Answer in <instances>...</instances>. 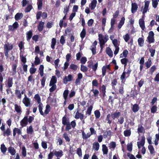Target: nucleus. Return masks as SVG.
<instances>
[{
  "label": "nucleus",
  "instance_id": "680f3d73",
  "mask_svg": "<svg viewBox=\"0 0 159 159\" xmlns=\"http://www.w3.org/2000/svg\"><path fill=\"white\" fill-rule=\"evenodd\" d=\"M131 134V131L130 129H127L125 130L124 132V134L125 137H128L130 136Z\"/></svg>",
  "mask_w": 159,
  "mask_h": 159
},
{
  "label": "nucleus",
  "instance_id": "bb28decb",
  "mask_svg": "<svg viewBox=\"0 0 159 159\" xmlns=\"http://www.w3.org/2000/svg\"><path fill=\"white\" fill-rule=\"evenodd\" d=\"M106 53L110 57H111L113 56V52L109 47L106 48Z\"/></svg>",
  "mask_w": 159,
  "mask_h": 159
},
{
  "label": "nucleus",
  "instance_id": "bf43d9fd",
  "mask_svg": "<svg viewBox=\"0 0 159 159\" xmlns=\"http://www.w3.org/2000/svg\"><path fill=\"white\" fill-rule=\"evenodd\" d=\"M112 132L111 130L106 131L104 133V138H107L108 136L111 137Z\"/></svg>",
  "mask_w": 159,
  "mask_h": 159
},
{
  "label": "nucleus",
  "instance_id": "0eeeda50",
  "mask_svg": "<svg viewBox=\"0 0 159 159\" xmlns=\"http://www.w3.org/2000/svg\"><path fill=\"white\" fill-rule=\"evenodd\" d=\"M69 93V90L68 89H65L63 93V96L64 99L63 104V106L65 107L67 103H68L71 102V100L69 98L68 94Z\"/></svg>",
  "mask_w": 159,
  "mask_h": 159
},
{
  "label": "nucleus",
  "instance_id": "c9c22d12",
  "mask_svg": "<svg viewBox=\"0 0 159 159\" xmlns=\"http://www.w3.org/2000/svg\"><path fill=\"white\" fill-rule=\"evenodd\" d=\"M139 107L138 104H134L132 108V110L135 113L139 110Z\"/></svg>",
  "mask_w": 159,
  "mask_h": 159
},
{
  "label": "nucleus",
  "instance_id": "7c9ffc66",
  "mask_svg": "<svg viewBox=\"0 0 159 159\" xmlns=\"http://www.w3.org/2000/svg\"><path fill=\"white\" fill-rule=\"evenodd\" d=\"M125 19L124 17H123L121 18V20L118 25V28L119 29H120L124 25L125 23Z\"/></svg>",
  "mask_w": 159,
  "mask_h": 159
},
{
  "label": "nucleus",
  "instance_id": "13d9d810",
  "mask_svg": "<svg viewBox=\"0 0 159 159\" xmlns=\"http://www.w3.org/2000/svg\"><path fill=\"white\" fill-rule=\"evenodd\" d=\"M111 116L110 114H108L107 116L106 120L107 121V123L110 124L112 122V120H111Z\"/></svg>",
  "mask_w": 159,
  "mask_h": 159
},
{
  "label": "nucleus",
  "instance_id": "5701e85b",
  "mask_svg": "<svg viewBox=\"0 0 159 159\" xmlns=\"http://www.w3.org/2000/svg\"><path fill=\"white\" fill-rule=\"evenodd\" d=\"M54 155L57 157H61L63 155V152L61 150L58 151H55L54 152Z\"/></svg>",
  "mask_w": 159,
  "mask_h": 159
},
{
  "label": "nucleus",
  "instance_id": "7ed1b4c3",
  "mask_svg": "<svg viewBox=\"0 0 159 159\" xmlns=\"http://www.w3.org/2000/svg\"><path fill=\"white\" fill-rule=\"evenodd\" d=\"M131 71L132 70L130 68H128L127 71H125V69L124 68L123 72L122 75H120V79L121 81V83L122 84H125L126 80V79L129 77Z\"/></svg>",
  "mask_w": 159,
  "mask_h": 159
},
{
  "label": "nucleus",
  "instance_id": "4468645a",
  "mask_svg": "<svg viewBox=\"0 0 159 159\" xmlns=\"http://www.w3.org/2000/svg\"><path fill=\"white\" fill-rule=\"evenodd\" d=\"M13 136H15L16 134H17L19 135L22 134L21 129H20L18 128H14L13 129Z\"/></svg>",
  "mask_w": 159,
  "mask_h": 159
},
{
  "label": "nucleus",
  "instance_id": "4c0bfd02",
  "mask_svg": "<svg viewBox=\"0 0 159 159\" xmlns=\"http://www.w3.org/2000/svg\"><path fill=\"white\" fill-rule=\"evenodd\" d=\"M138 45L140 47H142L143 46L144 43V40L143 38H139L138 40Z\"/></svg>",
  "mask_w": 159,
  "mask_h": 159
},
{
  "label": "nucleus",
  "instance_id": "20e7f679",
  "mask_svg": "<svg viewBox=\"0 0 159 159\" xmlns=\"http://www.w3.org/2000/svg\"><path fill=\"white\" fill-rule=\"evenodd\" d=\"M13 44L11 43H10L8 42H7L4 45L3 49L4 53L7 58L9 57V51L12 50L13 48Z\"/></svg>",
  "mask_w": 159,
  "mask_h": 159
},
{
  "label": "nucleus",
  "instance_id": "6e6d98bb",
  "mask_svg": "<svg viewBox=\"0 0 159 159\" xmlns=\"http://www.w3.org/2000/svg\"><path fill=\"white\" fill-rule=\"evenodd\" d=\"M63 137L65 139L66 142H69L70 141V139L68 136L67 134L65 132L63 134Z\"/></svg>",
  "mask_w": 159,
  "mask_h": 159
},
{
  "label": "nucleus",
  "instance_id": "aec40b11",
  "mask_svg": "<svg viewBox=\"0 0 159 159\" xmlns=\"http://www.w3.org/2000/svg\"><path fill=\"white\" fill-rule=\"evenodd\" d=\"M57 82V78L55 76H52L50 80L49 86H51L52 85H56Z\"/></svg>",
  "mask_w": 159,
  "mask_h": 159
},
{
  "label": "nucleus",
  "instance_id": "2eb2a0df",
  "mask_svg": "<svg viewBox=\"0 0 159 159\" xmlns=\"http://www.w3.org/2000/svg\"><path fill=\"white\" fill-rule=\"evenodd\" d=\"M138 6L136 3H132L131 4V11L132 13L135 12L137 10Z\"/></svg>",
  "mask_w": 159,
  "mask_h": 159
},
{
  "label": "nucleus",
  "instance_id": "c85d7f7f",
  "mask_svg": "<svg viewBox=\"0 0 159 159\" xmlns=\"http://www.w3.org/2000/svg\"><path fill=\"white\" fill-rule=\"evenodd\" d=\"M13 78L11 77H9L8 78L7 80V84L8 87H11L13 85Z\"/></svg>",
  "mask_w": 159,
  "mask_h": 159
},
{
  "label": "nucleus",
  "instance_id": "052dcab7",
  "mask_svg": "<svg viewBox=\"0 0 159 159\" xmlns=\"http://www.w3.org/2000/svg\"><path fill=\"white\" fill-rule=\"evenodd\" d=\"M148 148L151 154H152L155 152L154 148L152 145H149Z\"/></svg>",
  "mask_w": 159,
  "mask_h": 159
},
{
  "label": "nucleus",
  "instance_id": "864d4df0",
  "mask_svg": "<svg viewBox=\"0 0 159 159\" xmlns=\"http://www.w3.org/2000/svg\"><path fill=\"white\" fill-rule=\"evenodd\" d=\"M26 130L27 134H32L34 132L32 126V125H30L29 127V128H27Z\"/></svg>",
  "mask_w": 159,
  "mask_h": 159
},
{
  "label": "nucleus",
  "instance_id": "49530a36",
  "mask_svg": "<svg viewBox=\"0 0 159 159\" xmlns=\"http://www.w3.org/2000/svg\"><path fill=\"white\" fill-rule=\"evenodd\" d=\"M144 80L143 79H142L138 83V89L139 90H140L141 87L142 86L144 83Z\"/></svg>",
  "mask_w": 159,
  "mask_h": 159
},
{
  "label": "nucleus",
  "instance_id": "473e14b6",
  "mask_svg": "<svg viewBox=\"0 0 159 159\" xmlns=\"http://www.w3.org/2000/svg\"><path fill=\"white\" fill-rule=\"evenodd\" d=\"M15 110L17 113H21L22 112L21 108L20 106L18 105L17 104L14 105Z\"/></svg>",
  "mask_w": 159,
  "mask_h": 159
},
{
  "label": "nucleus",
  "instance_id": "338daca9",
  "mask_svg": "<svg viewBox=\"0 0 159 159\" xmlns=\"http://www.w3.org/2000/svg\"><path fill=\"white\" fill-rule=\"evenodd\" d=\"M157 69L156 66L155 65L152 66L149 69V72L151 75H152L154 72Z\"/></svg>",
  "mask_w": 159,
  "mask_h": 159
},
{
  "label": "nucleus",
  "instance_id": "dca6fc26",
  "mask_svg": "<svg viewBox=\"0 0 159 159\" xmlns=\"http://www.w3.org/2000/svg\"><path fill=\"white\" fill-rule=\"evenodd\" d=\"M149 4L150 2L149 1H146L145 2L144 7L142 11L143 14H144L147 12L148 10Z\"/></svg>",
  "mask_w": 159,
  "mask_h": 159
},
{
  "label": "nucleus",
  "instance_id": "9d476101",
  "mask_svg": "<svg viewBox=\"0 0 159 159\" xmlns=\"http://www.w3.org/2000/svg\"><path fill=\"white\" fill-rule=\"evenodd\" d=\"M19 26L18 23L16 21L12 25H9L8 26L9 31H14L16 29H17Z\"/></svg>",
  "mask_w": 159,
  "mask_h": 159
},
{
  "label": "nucleus",
  "instance_id": "6ab92c4d",
  "mask_svg": "<svg viewBox=\"0 0 159 159\" xmlns=\"http://www.w3.org/2000/svg\"><path fill=\"white\" fill-rule=\"evenodd\" d=\"M97 4V0H92L89 5V7L91 10H94Z\"/></svg>",
  "mask_w": 159,
  "mask_h": 159
},
{
  "label": "nucleus",
  "instance_id": "de8ad7c7",
  "mask_svg": "<svg viewBox=\"0 0 159 159\" xmlns=\"http://www.w3.org/2000/svg\"><path fill=\"white\" fill-rule=\"evenodd\" d=\"M86 34V30L84 28H83L82 31L80 33V36L82 39L85 37Z\"/></svg>",
  "mask_w": 159,
  "mask_h": 159
},
{
  "label": "nucleus",
  "instance_id": "5fc2aeb1",
  "mask_svg": "<svg viewBox=\"0 0 159 159\" xmlns=\"http://www.w3.org/2000/svg\"><path fill=\"white\" fill-rule=\"evenodd\" d=\"M34 98L37 101L38 104L41 103V98L38 94H36L34 97Z\"/></svg>",
  "mask_w": 159,
  "mask_h": 159
},
{
  "label": "nucleus",
  "instance_id": "f704fd0d",
  "mask_svg": "<svg viewBox=\"0 0 159 159\" xmlns=\"http://www.w3.org/2000/svg\"><path fill=\"white\" fill-rule=\"evenodd\" d=\"M17 66L16 63L13 64L12 66V75H15L16 73V69Z\"/></svg>",
  "mask_w": 159,
  "mask_h": 159
},
{
  "label": "nucleus",
  "instance_id": "f03ea898",
  "mask_svg": "<svg viewBox=\"0 0 159 159\" xmlns=\"http://www.w3.org/2000/svg\"><path fill=\"white\" fill-rule=\"evenodd\" d=\"M34 119V117L32 116H30L28 118L27 116H25L20 121V125L21 126V128L26 126L28 125V122L30 124L31 123Z\"/></svg>",
  "mask_w": 159,
  "mask_h": 159
},
{
  "label": "nucleus",
  "instance_id": "e2e57ef3",
  "mask_svg": "<svg viewBox=\"0 0 159 159\" xmlns=\"http://www.w3.org/2000/svg\"><path fill=\"white\" fill-rule=\"evenodd\" d=\"M51 110V107L49 105L47 104L46 107V109L44 111V113L46 114H48Z\"/></svg>",
  "mask_w": 159,
  "mask_h": 159
},
{
  "label": "nucleus",
  "instance_id": "c756f323",
  "mask_svg": "<svg viewBox=\"0 0 159 159\" xmlns=\"http://www.w3.org/2000/svg\"><path fill=\"white\" fill-rule=\"evenodd\" d=\"M3 135L4 136H8L11 134V131L9 128H7V129L3 131Z\"/></svg>",
  "mask_w": 159,
  "mask_h": 159
},
{
  "label": "nucleus",
  "instance_id": "2f4dec72",
  "mask_svg": "<svg viewBox=\"0 0 159 159\" xmlns=\"http://www.w3.org/2000/svg\"><path fill=\"white\" fill-rule=\"evenodd\" d=\"M112 43L115 48L119 47L120 43L117 39H114L112 40Z\"/></svg>",
  "mask_w": 159,
  "mask_h": 159
},
{
  "label": "nucleus",
  "instance_id": "c03bdc74",
  "mask_svg": "<svg viewBox=\"0 0 159 159\" xmlns=\"http://www.w3.org/2000/svg\"><path fill=\"white\" fill-rule=\"evenodd\" d=\"M128 53V51L127 49L124 50L123 53L120 54V57H124L126 58L127 56Z\"/></svg>",
  "mask_w": 159,
  "mask_h": 159
},
{
  "label": "nucleus",
  "instance_id": "774afa93",
  "mask_svg": "<svg viewBox=\"0 0 159 159\" xmlns=\"http://www.w3.org/2000/svg\"><path fill=\"white\" fill-rule=\"evenodd\" d=\"M80 70L84 72H87L88 70V68L85 66L83 65H81Z\"/></svg>",
  "mask_w": 159,
  "mask_h": 159
},
{
  "label": "nucleus",
  "instance_id": "37998d69",
  "mask_svg": "<svg viewBox=\"0 0 159 159\" xmlns=\"http://www.w3.org/2000/svg\"><path fill=\"white\" fill-rule=\"evenodd\" d=\"M39 104L38 107L39 112L41 115L44 116V113L42 111L43 104L42 103H39Z\"/></svg>",
  "mask_w": 159,
  "mask_h": 159
},
{
  "label": "nucleus",
  "instance_id": "393cba45",
  "mask_svg": "<svg viewBox=\"0 0 159 159\" xmlns=\"http://www.w3.org/2000/svg\"><path fill=\"white\" fill-rule=\"evenodd\" d=\"M8 152L12 156H14L16 153V150L14 148L10 146L8 148Z\"/></svg>",
  "mask_w": 159,
  "mask_h": 159
},
{
  "label": "nucleus",
  "instance_id": "39448f33",
  "mask_svg": "<svg viewBox=\"0 0 159 159\" xmlns=\"http://www.w3.org/2000/svg\"><path fill=\"white\" fill-rule=\"evenodd\" d=\"M92 89L91 91L93 92V96L95 97H98L99 93V91L97 89H94V87H98V83L96 79L93 80L92 82Z\"/></svg>",
  "mask_w": 159,
  "mask_h": 159
},
{
  "label": "nucleus",
  "instance_id": "a878e982",
  "mask_svg": "<svg viewBox=\"0 0 159 159\" xmlns=\"http://www.w3.org/2000/svg\"><path fill=\"white\" fill-rule=\"evenodd\" d=\"M98 37L100 45H104L105 44V42H104L103 36V35L101 34H98Z\"/></svg>",
  "mask_w": 159,
  "mask_h": 159
},
{
  "label": "nucleus",
  "instance_id": "a18cd8bd",
  "mask_svg": "<svg viewBox=\"0 0 159 159\" xmlns=\"http://www.w3.org/2000/svg\"><path fill=\"white\" fill-rule=\"evenodd\" d=\"M102 151L103 154H107L108 152V149L105 144L102 145Z\"/></svg>",
  "mask_w": 159,
  "mask_h": 159
},
{
  "label": "nucleus",
  "instance_id": "72a5a7b5",
  "mask_svg": "<svg viewBox=\"0 0 159 159\" xmlns=\"http://www.w3.org/2000/svg\"><path fill=\"white\" fill-rule=\"evenodd\" d=\"M106 86L104 84H103L102 86L101 93L103 98L105 97L106 96Z\"/></svg>",
  "mask_w": 159,
  "mask_h": 159
},
{
  "label": "nucleus",
  "instance_id": "cd10ccee",
  "mask_svg": "<svg viewBox=\"0 0 159 159\" xmlns=\"http://www.w3.org/2000/svg\"><path fill=\"white\" fill-rule=\"evenodd\" d=\"M44 23L42 21H40L38 26V29L39 32L42 31L44 28Z\"/></svg>",
  "mask_w": 159,
  "mask_h": 159
},
{
  "label": "nucleus",
  "instance_id": "4d7b16f0",
  "mask_svg": "<svg viewBox=\"0 0 159 159\" xmlns=\"http://www.w3.org/2000/svg\"><path fill=\"white\" fill-rule=\"evenodd\" d=\"M0 149L1 152L4 154L5 153L7 150V148L4 144H2L1 145Z\"/></svg>",
  "mask_w": 159,
  "mask_h": 159
},
{
  "label": "nucleus",
  "instance_id": "8fccbe9b",
  "mask_svg": "<svg viewBox=\"0 0 159 159\" xmlns=\"http://www.w3.org/2000/svg\"><path fill=\"white\" fill-rule=\"evenodd\" d=\"M93 108V105H91L87 109L86 112V114L88 115L89 116L90 115Z\"/></svg>",
  "mask_w": 159,
  "mask_h": 159
},
{
  "label": "nucleus",
  "instance_id": "603ef678",
  "mask_svg": "<svg viewBox=\"0 0 159 159\" xmlns=\"http://www.w3.org/2000/svg\"><path fill=\"white\" fill-rule=\"evenodd\" d=\"M32 8L33 7L32 5H28L25 9V11L26 13L29 12Z\"/></svg>",
  "mask_w": 159,
  "mask_h": 159
},
{
  "label": "nucleus",
  "instance_id": "0e129e2a",
  "mask_svg": "<svg viewBox=\"0 0 159 159\" xmlns=\"http://www.w3.org/2000/svg\"><path fill=\"white\" fill-rule=\"evenodd\" d=\"M99 147V144L98 142H95L93 144V148L95 149V150L98 151Z\"/></svg>",
  "mask_w": 159,
  "mask_h": 159
},
{
  "label": "nucleus",
  "instance_id": "a211bd4d",
  "mask_svg": "<svg viewBox=\"0 0 159 159\" xmlns=\"http://www.w3.org/2000/svg\"><path fill=\"white\" fill-rule=\"evenodd\" d=\"M120 112H112L111 113V117L112 119L114 120L116 118H118L120 115Z\"/></svg>",
  "mask_w": 159,
  "mask_h": 159
},
{
  "label": "nucleus",
  "instance_id": "f8f14e48",
  "mask_svg": "<svg viewBox=\"0 0 159 159\" xmlns=\"http://www.w3.org/2000/svg\"><path fill=\"white\" fill-rule=\"evenodd\" d=\"M73 76L71 75H69L67 76H65L63 79V82L66 84L68 82L71 81L73 79Z\"/></svg>",
  "mask_w": 159,
  "mask_h": 159
},
{
  "label": "nucleus",
  "instance_id": "3c124183",
  "mask_svg": "<svg viewBox=\"0 0 159 159\" xmlns=\"http://www.w3.org/2000/svg\"><path fill=\"white\" fill-rule=\"evenodd\" d=\"M152 61L151 58L148 59V61L145 63V65L147 69L149 68L152 65Z\"/></svg>",
  "mask_w": 159,
  "mask_h": 159
},
{
  "label": "nucleus",
  "instance_id": "e433bc0d",
  "mask_svg": "<svg viewBox=\"0 0 159 159\" xmlns=\"http://www.w3.org/2000/svg\"><path fill=\"white\" fill-rule=\"evenodd\" d=\"M117 80L116 78L111 80V84L113 89H116L115 86L117 85Z\"/></svg>",
  "mask_w": 159,
  "mask_h": 159
},
{
  "label": "nucleus",
  "instance_id": "ddd939ff",
  "mask_svg": "<svg viewBox=\"0 0 159 159\" xmlns=\"http://www.w3.org/2000/svg\"><path fill=\"white\" fill-rule=\"evenodd\" d=\"M145 143V138L144 136H142L141 140L140 142L137 143L138 148L140 149L141 147H143Z\"/></svg>",
  "mask_w": 159,
  "mask_h": 159
},
{
  "label": "nucleus",
  "instance_id": "f257e3e1",
  "mask_svg": "<svg viewBox=\"0 0 159 159\" xmlns=\"http://www.w3.org/2000/svg\"><path fill=\"white\" fill-rule=\"evenodd\" d=\"M62 123L64 125H66L65 130L66 131H69L71 128L75 129L76 125L75 120H74L70 123L69 118L65 116L62 118Z\"/></svg>",
  "mask_w": 159,
  "mask_h": 159
},
{
  "label": "nucleus",
  "instance_id": "6e6552de",
  "mask_svg": "<svg viewBox=\"0 0 159 159\" xmlns=\"http://www.w3.org/2000/svg\"><path fill=\"white\" fill-rule=\"evenodd\" d=\"M154 35V34L152 31H149L146 41L150 44L154 43L155 42Z\"/></svg>",
  "mask_w": 159,
  "mask_h": 159
},
{
  "label": "nucleus",
  "instance_id": "f3484780",
  "mask_svg": "<svg viewBox=\"0 0 159 159\" xmlns=\"http://www.w3.org/2000/svg\"><path fill=\"white\" fill-rule=\"evenodd\" d=\"M84 115L83 114L80 113L78 111L75 113V118L78 119L80 118L81 120H82L84 119Z\"/></svg>",
  "mask_w": 159,
  "mask_h": 159
},
{
  "label": "nucleus",
  "instance_id": "58836bf2",
  "mask_svg": "<svg viewBox=\"0 0 159 159\" xmlns=\"http://www.w3.org/2000/svg\"><path fill=\"white\" fill-rule=\"evenodd\" d=\"M15 94L16 95V97L18 99H20L21 98L22 95L21 93V92L19 89H16L15 90Z\"/></svg>",
  "mask_w": 159,
  "mask_h": 159
},
{
  "label": "nucleus",
  "instance_id": "09e8293b",
  "mask_svg": "<svg viewBox=\"0 0 159 159\" xmlns=\"http://www.w3.org/2000/svg\"><path fill=\"white\" fill-rule=\"evenodd\" d=\"M23 14L22 13H18L15 15V18L16 20H18L22 17Z\"/></svg>",
  "mask_w": 159,
  "mask_h": 159
},
{
  "label": "nucleus",
  "instance_id": "4be33fe9",
  "mask_svg": "<svg viewBox=\"0 0 159 159\" xmlns=\"http://www.w3.org/2000/svg\"><path fill=\"white\" fill-rule=\"evenodd\" d=\"M139 24L142 30H144L145 29V22L143 19H140L139 20Z\"/></svg>",
  "mask_w": 159,
  "mask_h": 159
},
{
  "label": "nucleus",
  "instance_id": "a19ab883",
  "mask_svg": "<svg viewBox=\"0 0 159 159\" xmlns=\"http://www.w3.org/2000/svg\"><path fill=\"white\" fill-rule=\"evenodd\" d=\"M43 1V0H38L37 4L38 5V9L39 10H41L42 9Z\"/></svg>",
  "mask_w": 159,
  "mask_h": 159
},
{
  "label": "nucleus",
  "instance_id": "69168bd1",
  "mask_svg": "<svg viewBox=\"0 0 159 159\" xmlns=\"http://www.w3.org/2000/svg\"><path fill=\"white\" fill-rule=\"evenodd\" d=\"M47 78L45 76L42 78V79L41 80V86L42 87H44L45 85V82Z\"/></svg>",
  "mask_w": 159,
  "mask_h": 159
},
{
  "label": "nucleus",
  "instance_id": "1a4fd4ad",
  "mask_svg": "<svg viewBox=\"0 0 159 159\" xmlns=\"http://www.w3.org/2000/svg\"><path fill=\"white\" fill-rule=\"evenodd\" d=\"M98 62H96L94 65H93V62L92 61L89 62L88 65V67L92 68L94 72L96 71L98 67Z\"/></svg>",
  "mask_w": 159,
  "mask_h": 159
},
{
  "label": "nucleus",
  "instance_id": "b1692460",
  "mask_svg": "<svg viewBox=\"0 0 159 159\" xmlns=\"http://www.w3.org/2000/svg\"><path fill=\"white\" fill-rule=\"evenodd\" d=\"M128 61L129 60L128 59L125 57L120 60V62L121 64L124 65V68H125V69L126 68V67Z\"/></svg>",
  "mask_w": 159,
  "mask_h": 159
},
{
  "label": "nucleus",
  "instance_id": "412c9836",
  "mask_svg": "<svg viewBox=\"0 0 159 159\" xmlns=\"http://www.w3.org/2000/svg\"><path fill=\"white\" fill-rule=\"evenodd\" d=\"M33 35V32L32 30L27 32L26 33V40L27 41H29Z\"/></svg>",
  "mask_w": 159,
  "mask_h": 159
},
{
  "label": "nucleus",
  "instance_id": "79ce46f5",
  "mask_svg": "<svg viewBox=\"0 0 159 159\" xmlns=\"http://www.w3.org/2000/svg\"><path fill=\"white\" fill-rule=\"evenodd\" d=\"M56 42L57 41L56 39L55 38H53L52 39L51 47L52 49H55V46L56 44Z\"/></svg>",
  "mask_w": 159,
  "mask_h": 159
},
{
  "label": "nucleus",
  "instance_id": "ea45409f",
  "mask_svg": "<svg viewBox=\"0 0 159 159\" xmlns=\"http://www.w3.org/2000/svg\"><path fill=\"white\" fill-rule=\"evenodd\" d=\"M44 68V67L43 65H41L39 67V73L41 77H42L43 75Z\"/></svg>",
  "mask_w": 159,
  "mask_h": 159
},
{
  "label": "nucleus",
  "instance_id": "423d86ee",
  "mask_svg": "<svg viewBox=\"0 0 159 159\" xmlns=\"http://www.w3.org/2000/svg\"><path fill=\"white\" fill-rule=\"evenodd\" d=\"M90 133H88L86 134H85L84 130H82V137L84 139H86L89 138L92 135L96 134V131L95 130L94 128L91 127L89 129Z\"/></svg>",
  "mask_w": 159,
  "mask_h": 159
},
{
  "label": "nucleus",
  "instance_id": "9b49d317",
  "mask_svg": "<svg viewBox=\"0 0 159 159\" xmlns=\"http://www.w3.org/2000/svg\"><path fill=\"white\" fill-rule=\"evenodd\" d=\"M25 97L22 100V102L26 107H28L30 105V99L27 97L25 94Z\"/></svg>",
  "mask_w": 159,
  "mask_h": 159
}]
</instances>
